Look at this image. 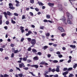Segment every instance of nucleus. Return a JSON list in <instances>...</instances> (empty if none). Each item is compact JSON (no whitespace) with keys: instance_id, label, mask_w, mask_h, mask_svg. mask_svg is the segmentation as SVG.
<instances>
[{"instance_id":"5","label":"nucleus","mask_w":77,"mask_h":77,"mask_svg":"<svg viewBox=\"0 0 77 77\" xmlns=\"http://www.w3.org/2000/svg\"><path fill=\"white\" fill-rule=\"evenodd\" d=\"M31 44L34 45L36 44V40L35 39H32L31 40Z\"/></svg>"},{"instance_id":"16","label":"nucleus","mask_w":77,"mask_h":77,"mask_svg":"<svg viewBox=\"0 0 77 77\" xmlns=\"http://www.w3.org/2000/svg\"><path fill=\"white\" fill-rule=\"evenodd\" d=\"M48 48V46H45L44 47H43L42 48L43 49H44V50H46L47 48Z\"/></svg>"},{"instance_id":"51","label":"nucleus","mask_w":77,"mask_h":77,"mask_svg":"<svg viewBox=\"0 0 77 77\" xmlns=\"http://www.w3.org/2000/svg\"><path fill=\"white\" fill-rule=\"evenodd\" d=\"M44 26H41L40 27V29H44Z\"/></svg>"},{"instance_id":"7","label":"nucleus","mask_w":77,"mask_h":77,"mask_svg":"<svg viewBox=\"0 0 77 77\" xmlns=\"http://www.w3.org/2000/svg\"><path fill=\"white\" fill-rule=\"evenodd\" d=\"M58 30H59L60 32H64V30L63 29V28L61 27H58Z\"/></svg>"},{"instance_id":"25","label":"nucleus","mask_w":77,"mask_h":77,"mask_svg":"<svg viewBox=\"0 0 77 77\" xmlns=\"http://www.w3.org/2000/svg\"><path fill=\"white\" fill-rule=\"evenodd\" d=\"M77 66V63L75 64V65H74L73 67V68H75H75Z\"/></svg>"},{"instance_id":"2","label":"nucleus","mask_w":77,"mask_h":77,"mask_svg":"<svg viewBox=\"0 0 77 77\" xmlns=\"http://www.w3.org/2000/svg\"><path fill=\"white\" fill-rule=\"evenodd\" d=\"M8 5L9 6V8L11 9H12V10H14V9H15V7H13V4L11 3H10Z\"/></svg>"},{"instance_id":"11","label":"nucleus","mask_w":77,"mask_h":77,"mask_svg":"<svg viewBox=\"0 0 77 77\" xmlns=\"http://www.w3.org/2000/svg\"><path fill=\"white\" fill-rule=\"evenodd\" d=\"M9 77V75L6 74L4 75V76H3L2 75H0V77Z\"/></svg>"},{"instance_id":"59","label":"nucleus","mask_w":77,"mask_h":77,"mask_svg":"<svg viewBox=\"0 0 77 77\" xmlns=\"http://www.w3.org/2000/svg\"><path fill=\"white\" fill-rule=\"evenodd\" d=\"M14 54L12 53L11 55V57H14Z\"/></svg>"},{"instance_id":"52","label":"nucleus","mask_w":77,"mask_h":77,"mask_svg":"<svg viewBox=\"0 0 77 77\" xmlns=\"http://www.w3.org/2000/svg\"><path fill=\"white\" fill-rule=\"evenodd\" d=\"M51 68H49V70L48 72H51Z\"/></svg>"},{"instance_id":"22","label":"nucleus","mask_w":77,"mask_h":77,"mask_svg":"<svg viewBox=\"0 0 77 77\" xmlns=\"http://www.w3.org/2000/svg\"><path fill=\"white\" fill-rule=\"evenodd\" d=\"M20 51H18V50H14V53H19Z\"/></svg>"},{"instance_id":"15","label":"nucleus","mask_w":77,"mask_h":77,"mask_svg":"<svg viewBox=\"0 0 77 77\" xmlns=\"http://www.w3.org/2000/svg\"><path fill=\"white\" fill-rule=\"evenodd\" d=\"M68 71H66L63 73L62 74L63 75H64V76H65V75H66V74H68Z\"/></svg>"},{"instance_id":"23","label":"nucleus","mask_w":77,"mask_h":77,"mask_svg":"<svg viewBox=\"0 0 77 77\" xmlns=\"http://www.w3.org/2000/svg\"><path fill=\"white\" fill-rule=\"evenodd\" d=\"M32 52H33V53H36L37 52V51L36 50V49H33L32 50Z\"/></svg>"},{"instance_id":"6","label":"nucleus","mask_w":77,"mask_h":77,"mask_svg":"<svg viewBox=\"0 0 77 77\" xmlns=\"http://www.w3.org/2000/svg\"><path fill=\"white\" fill-rule=\"evenodd\" d=\"M19 67L20 68H22L23 67L25 68V66L24 65V63H22L21 64H19Z\"/></svg>"},{"instance_id":"8","label":"nucleus","mask_w":77,"mask_h":77,"mask_svg":"<svg viewBox=\"0 0 77 77\" xmlns=\"http://www.w3.org/2000/svg\"><path fill=\"white\" fill-rule=\"evenodd\" d=\"M30 66L31 67H35L36 69L38 68V67H39V66L37 65H31Z\"/></svg>"},{"instance_id":"17","label":"nucleus","mask_w":77,"mask_h":77,"mask_svg":"<svg viewBox=\"0 0 77 77\" xmlns=\"http://www.w3.org/2000/svg\"><path fill=\"white\" fill-rule=\"evenodd\" d=\"M45 63V61H43L40 63V65H43Z\"/></svg>"},{"instance_id":"46","label":"nucleus","mask_w":77,"mask_h":77,"mask_svg":"<svg viewBox=\"0 0 77 77\" xmlns=\"http://www.w3.org/2000/svg\"><path fill=\"white\" fill-rule=\"evenodd\" d=\"M54 77H59V75H57V74H56L55 75H54Z\"/></svg>"},{"instance_id":"4","label":"nucleus","mask_w":77,"mask_h":77,"mask_svg":"<svg viewBox=\"0 0 77 77\" xmlns=\"http://www.w3.org/2000/svg\"><path fill=\"white\" fill-rule=\"evenodd\" d=\"M60 20H62V21H64V23L65 24H67L66 21V20H65V17H62L61 19H60Z\"/></svg>"},{"instance_id":"27","label":"nucleus","mask_w":77,"mask_h":77,"mask_svg":"<svg viewBox=\"0 0 77 77\" xmlns=\"http://www.w3.org/2000/svg\"><path fill=\"white\" fill-rule=\"evenodd\" d=\"M23 61H26L27 60V58L24 57L23 58Z\"/></svg>"},{"instance_id":"53","label":"nucleus","mask_w":77,"mask_h":77,"mask_svg":"<svg viewBox=\"0 0 77 77\" xmlns=\"http://www.w3.org/2000/svg\"><path fill=\"white\" fill-rule=\"evenodd\" d=\"M53 44H54V43H49V45H53Z\"/></svg>"},{"instance_id":"9","label":"nucleus","mask_w":77,"mask_h":77,"mask_svg":"<svg viewBox=\"0 0 77 77\" xmlns=\"http://www.w3.org/2000/svg\"><path fill=\"white\" fill-rule=\"evenodd\" d=\"M56 67H57V68L55 70L56 71L58 72H59L60 71V69L59 68H60V66H56Z\"/></svg>"},{"instance_id":"32","label":"nucleus","mask_w":77,"mask_h":77,"mask_svg":"<svg viewBox=\"0 0 77 77\" xmlns=\"http://www.w3.org/2000/svg\"><path fill=\"white\" fill-rule=\"evenodd\" d=\"M14 15L15 16H17V17H18V16L19 14H17V13H14Z\"/></svg>"},{"instance_id":"40","label":"nucleus","mask_w":77,"mask_h":77,"mask_svg":"<svg viewBox=\"0 0 77 77\" xmlns=\"http://www.w3.org/2000/svg\"><path fill=\"white\" fill-rule=\"evenodd\" d=\"M27 62L28 63H29V62H32V61L30 60H27Z\"/></svg>"},{"instance_id":"34","label":"nucleus","mask_w":77,"mask_h":77,"mask_svg":"<svg viewBox=\"0 0 77 77\" xmlns=\"http://www.w3.org/2000/svg\"><path fill=\"white\" fill-rule=\"evenodd\" d=\"M38 54V55H39V56H41V55H42V53H41V52H38L37 53Z\"/></svg>"},{"instance_id":"38","label":"nucleus","mask_w":77,"mask_h":77,"mask_svg":"<svg viewBox=\"0 0 77 77\" xmlns=\"http://www.w3.org/2000/svg\"><path fill=\"white\" fill-rule=\"evenodd\" d=\"M18 75H19V76L20 77H23V74H19Z\"/></svg>"},{"instance_id":"37","label":"nucleus","mask_w":77,"mask_h":77,"mask_svg":"<svg viewBox=\"0 0 77 77\" xmlns=\"http://www.w3.org/2000/svg\"><path fill=\"white\" fill-rule=\"evenodd\" d=\"M58 56L60 58H61V57H63L62 55L61 54L58 55Z\"/></svg>"},{"instance_id":"21","label":"nucleus","mask_w":77,"mask_h":77,"mask_svg":"<svg viewBox=\"0 0 77 77\" xmlns=\"http://www.w3.org/2000/svg\"><path fill=\"white\" fill-rule=\"evenodd\" d=\"M74 75H73L72 74H70V75L69 76V77H74Z\"/></svg>"},{"instance_id":"35","label":"nucleus","mask_w":77,"mask_h":77,"mask_svg":"<svg viewBox=\"0 0 77 77\" xmlns=\"http://www.w3.org/2000/svg\"><path fill=\"white\" fill-rule=\"evenodd\" d=\"M46 36L48 37V36H50V33H49V32L47 33L46 34Z\"/></svg>"},{"instance_id":"54","label":"nucleus","mask_w":77,"mask_h":77,"mask_svg":"<svg viewBox=\"0 0 77 77\" xmlns=\"http://www.w3.org/2000/svg\"><path fill=\"white\" fill-rule=\"evenodd\" d=\"M56 54H60V52L59 51H57L56 53Z\"/></svg>"},{"instance_id":"55","label":"nucleus","mask_w":77,"mask_h":77,"mask_svg":"<svg viewBox=\"0 0 77 77\" xmlns=\"http://www.w3.org/2000/svg\"><path fill=\"white\" fill-rule=\"evenodd\" d=\"M48 57H51V54H48Z\"/></svg>"},{"instance_id":"18","label":"nucleus","mask_w":77,"mask_h":77,"mask_svg":"<svg viewBox=\"0 0 77 77\" xmlns=\"http://www.w3.org/2000/svg\"><path fill=\"white\" fill-rule=\"evenodd\" d=\"M28 74H31L32 75V76H33L34 77H35V75L33 74V72H29L28 73Z\"/></svg>"},{"instance_id":"13","label":"nucleus","mask_w":77,"mask_h":77,"mask_svg":"<svg viewBox=\"0 0 77 77\" xmlns=\"http://www.w3.org/2000/svg\"><path fill=\"white\" fill-rule=\"evenodd\" d=\"M67 23L68 24H72V22L70 21V20L69 19H67Z\"/></svg>"},{"instance_id":"61","label":"nucleus","mask_w":77,"mask_h":77,"mask_svg":"<svg viewBox=\"0 0 77 77\" xmlns=\"http://www.w3.org/2000/svg\"><path fill=\"white\" fill-rule=\"evenodd\" d=\"M51 71H52V72H54V71H55V69H52L51 70Z\"/></svg>"},{"instance_id":"50","label":"nucleus","mask_w":77,"mask_h":77,"mask_svg":"<svg viewBox=\"0 0 77 77\" xmlns=\"http://www.w3.org/2000/svg\"><path fill=\"white\" fill-rule=\"evenodd\" d=\"M31 48L30 47L28 49V51H30L31 50Z\"/></svg>"},{"instance_id":"63","label":"nucleus","mask_w":77,"mask_h":77,"mask_svg":"<svg viewBox=\"0 0 77 77\" xmlns=\"http://www.w3.org/2000/svg\"><path fill=\"white\" fill-rule=\"evenodd\" d=\"M2 20H0V25H2Z\"/></svg>"},{"instance_id":"45","label":"nucleus","mask_w":77,"mask_h":77,"mask_svg":"<svg viewBox=\"0 0 77 77\" xmlns=\"http://www.w3.org/2000/svg\"><path fill=\"white\" fill-rule=\"evenodd\" d=\"M24 40V38H22L21 39L20 41L21 42H23V41Z\"/></svg>"},{"instance_id":"24","label":"nucleus","mask_w":77,"mask_h":77,"mask_svg":"<svg viewBox=\"0 0 77 77\" xmlns=\"http://www.w3.org/2000/svg\"><path fill=\"white\" fill-rule=\"evenodd\" d=\"M54 63H57L58 62V61L57 60H54L52 61Z\"/></svg>"},{"instance_id":"42","label":"nucleus","mask_w":77,"mask_h":77,"mask_svg":"<svg viewBox=\"0 0 77 77\" xmlns=\"http://www.w3.org/2000/svg\"><path fill=\"white\" fill-rule=\"evenodd\" d=\"M16 68L17 70H18V71H21V70L20 69V68L17 67Z\"/></svg>"},{"instance_id":"3","label":"nucleus","mask_w":77,"mask_h":77,"mask_svg":"<svg viewBox=\"0 0 77 77\" xmlns=\"http://www.w3.org/2000/svg\"><path fill=\"white\" fill-rule=\"evenodd\" d=\"M67 15L68 17V19H69V20H71L72 18V16L71 14H69V13L67 12Z\"/></svg>"},{"instance_id":"48","label":"nucleus","mask_w":77,"mask_h":77,"mask_svg":"<svg viewBox=\"0 0 77 77\" xmlns=\"http://www.w3.org/2000/svg\"><path fill=\"white\" fill-rule=\"evenodd\" d=\"M44 75L45 77H49V76H48V75L47 74H44Z\"/></svg>"},{"instance_id":"20","label":"nucleus","mask_w":77,"mask_h":77,"mask_svg":"<svg viewBox=\"0 0 77 77\" xmlns=\"http://www.w3.org/2000/svg\"><path fill=\"white\" fill-rule=\"evenodd\" d=\"M11 23H12V24H15V23H16V22L14 21V20H11Z\"/></svg>"},{"instance_id":"43","label":"nucleus","mask_w":77,"mask_h":77,"mask_svg":"<svg viewBox=\"0 0 77 77\" xmlns=\"http://www.w3.org/2000/svg\"><path fill=\"white\" fill-rule=\"evenodd\" d=\"M48 74V71H45V74Z\"/></svg>"},{"instance_id":"41","label":"nucleus","mask_w":77,"mask_h":77,"mask_svg":"<svg viewBox=\"0 0 77 77\" xmlns=\"http://www.w3.org/2000/svg\"><path fill=\"white\" fill-rule=\"evenodd\" d=\"M65 35H66V34L65 33H63L61 35V36L62 37H63V36H65Z\"/></svg>"},{"instance_id":"33","label":"nucleus","mask_w":77,"mask_h":77,"mask_svg":"<svg viewBox=\"0 0 77 77\" xmlns=\"http://www.w3.org/2000/svg\"><path fill=\"white\" fill-rule=\"evenodd\" d=\"M26 16L25 15H23L22 16V19L24 20V19H26Z\"/></svg>"},{"instance_id":"12","label":"nucleus","mask_w":77,"mask_h":77,"mask_svg":"<svg viewBox=\"0 0 77 77\" xmlns=\"http://www.w3.org/2000/svg\"><path fill=\"white\" fill-rule=\"evenodd\" d=\"M33 59L35 60H39V58L37 56H35L33 58Z\"/></svg>"},{"instance_id":"64","label":"nucleus","mask_w":77,"mask_h":77,"mask_svg":"<svg viewBox=\"0 0 77 77\" xmlns=\"http://www.w3.org/2000/svg\"><path fill=\"white\" fill-rule=\"evenodd\" d=\"M20 28H21L20 30H22L23 29H24V27L23 26H20Z\"/></svg>"},{"instance_id":"60","label":"nucleus","mask_w":77,"mask_h":77,"mask_svg":"<svg viewBox=\"0 0 77 77\" xmlns=\"http://www.w3.org/2000/svg\"><path fill=\"white\" fill-rule=\"evenodd\" d=\"M71 62V60L69 59L68 61L67 62L68 63H70Z\"/></svg>"},{"instance_id":"1","label":"nucleus","mask_w":77,"mask_h":77,"mask_svg":"<svg viewBox=\"0 0 77 77\" xmlns=\"http://www.w3.org/2000/svg\"><path fill=\"white\" fill-rule=\"evenodd\" d=\"M3 14H4L5 17L6 19H7V18H8V17L7 16V15H8L9 16L11 14V13L9 11H7V13L6 12H3Z\"/></svg>"},{"instance_id":"58","label":"nucleus","mask_w":77,"mask_h":77,"mask_svg":"<svg viewBox=\"0 0 77 77\" xmlns=\"http://www.w3.org/2000/svg\"><path fill=\"white\" fill-rule=\"evenodd\" d=\"M9 21H7L6 22V24H7V25H8V24H9Z\"/></svg>"},{"instance_id":"39","label":"nucleus","mask_w":77,"mask_h":77,"mask_svg":"<svg viewBox=\"0 0 77 77\" xmlns=\"http://www.w3.org/2000/svg\"><path fill=\"white\" fill-rule=\"evenodd\" d=\"M23 69H25V70H28V69H29V68L28 67H25L23 68Z\"/></svg>"},{"instance_id":"14","label":"nucleus","mask_w":77,"mask_h":77,"mask_svg":"<svg viewBox=\"0 0 77 77\" xmlns=\"http://www.w3.org/2000/svg\"><path fill=\"white\" fill-rule=\"evenodd\" d=\"M70 47L71 48H72L73 49H75V45H70Z\"/></svg>"},{"instance_id":"57","label":"nucleus","mask_w":77,"mask_h":77,"mask_svg":"<svg viewBox=\"0 0 77 77\" xmlns=\"http://www.w3.org/2000/svg\"><path fill=\"white\" fill-rule=\"evenodd\" d=\"M3 51V49L2 48H0V51H1V52H2V51Z\"/></svg>"},{"instance_id":"44","label":"nucleus","mask_w":77,"mask_h":77,"mask_svg":"<svg viewBox=\"0 0 77 77\" xmlns=\"http://www.w3.org/2000/svg\"><path fill=\"white\" fill-rule=\"evenodd\" d=\"M35 10L37 12H38V11H39V9H38V8H35Z\"/></svg>"},{"instance_id":"56","label":"nucleus","mask_w":77,"mask_h":77,"mask_svg":"<svg viewBox=\"0 0 77 77\" xmlns=\"http://www.w3.org/2000/svg\"><path fill=\"white\" fill-rule=\"evenodd\" d=\"M21 30V32L22 33H24V29H21V30Z\"/></svg>"},{"instance_id":"28","label":"nucleus","mask_w":77,"mask_h":77,"mask_svg":"<svg viewBox=\"0 0 77 77\" xmlns=\"http://www.w3.org/2000/svg\"><path fill=\"white\" fill-rule=\"evenodd\" d=\"M63 71H68V68H64L63 69Z\"/></svg>"},{"instance_id":"62","label":"nucleus","mask_w":77,"mask_h":77,"mask_svg":"<svg viewBox=\"0 0 77 77\" xmlns=\"http://www.w3.org/2000/svg\"><path fill=\"white\" fill-rule=\"evenodd\" d=\"M15 2H16V3H20V2H19V1L17 0H16L15 1Z\"/></svg>"},{"instance_id":"36","label":"nucleus","mask_w":77,"mask_h":77,"mask_svg":"<svg viewBox=\"0 0 77 77\" xmlns=\"http://www.w3.org/2000/svg\"><path fill=\"white\" fill-rule=\"evenodd\" d=\"M29 14H30L31 16H32V17H33V13L32 12H30Z\"/></svg>"},{"instance_id":"29","label":"nucleus","mask_w":77,"mask_h":77,"mask_svg":"<svg viewBox=\"0 0 77 77\" xmlns=\"http://www.w3.org/2000/svg\"><path fill=\"white\" fill-rule=\"evenodd\" d=\"M27 40L29 41V42H30V41H32V39L30 38H27Z\"/></svg>"},{"instance_id":"10","label":"nucleus","mask_w":77,"mask_h":77,"mask_svg":"<svg viewBox=\"0 0 77 77\" xmlns=\"http://www.w3.org/2000/svg\"><path fill=\"white\" fill-rule=\"evenodd\" d=\"M48 6H50L51 7H53V6H54V3H48Z\"/></svg>"},{"instance_id":"30","label":"nucleus","mask_w":77,"mask_h":77,"mask_svg":"<svg viewBox=\"0 0 77 77\" xmlns=\"http://www.w3.org/2000/svg\"><path fill=\"white\" fill-rule=\"evenodd\" d=\"M72 67L69 68L67 69V71H71V70H72Z\"/></svg>"},{"instance_id":"31","label":"nucleus","mask_w":77,"mask_h":77,"mask_svg":"<svg viewBox=\"0 0 77 77\" xmlns=\"http://www.w3.org/2000/svg\"><path fill=\"white\" fill-rule=\"evenodd\" d=\"M30 3L32 4L34 3V0H30Z\"/></svg>"},{"instance_id":"19","label":"nucleus","mask_w":77,"mask_h":77,"mask_svg":"<svg viewBox=\"0 0 77 77\" xmlns=\"http://www.w3.org/2000/svg\"><path fill=\"white\" fill-rule=\"evenodd\" d=\"M38 3L39 5V6H43V3H42V2H38Z\"/></svg>"},{"instance_id":"47","label":"nucleus","mask_w":77,"mask_h":77,"mask_svg":"<svg viewBox=\"0 0 77 77\" xmlns=\"http://www.w3.org/2000/svg\"><path fill=\"white\" fill-rule=\"evenodd\" d=\"M43 21L45 23H47V22H48V20L46 19H45L43 20Z\"/></svg>"},{"instance_id":"49","label":"nucleus","mask_w":77,"mask_h":77,"mask_svg":"<svg viewBox=\"0 0 77 77\" xmlns=\"http://www.w3.org/2000/svg\"><path fill=\"white\" fill-rule=\"evenodd\" d=\"M5 59L6 60H9V58L8 57H5Z\"/></svg>"},{"instance_id":"26","label":"nucleus","mask_w":77,"mask_h":77,"mask_svg":"<svg viewBox=\"0 0 77 77\" xmlns=\"http://www.w3.org/2000/svg\"><path fill=\"white\" fill-rule=\"evenodd\" d=\"M46 17L48 19H50V15H46Z\"/></svg>"}]
</instances>
